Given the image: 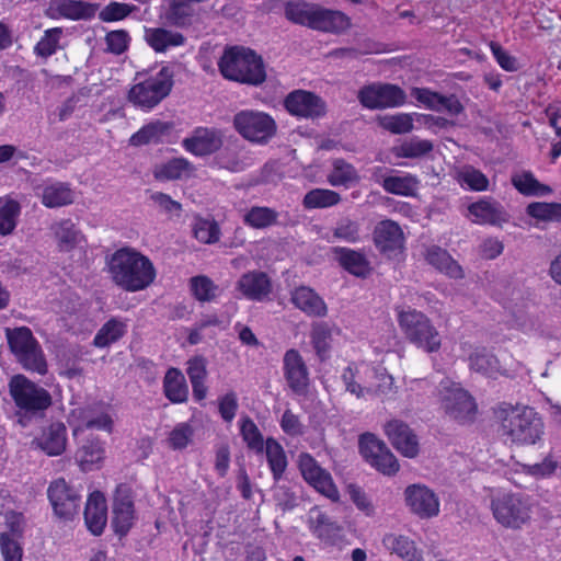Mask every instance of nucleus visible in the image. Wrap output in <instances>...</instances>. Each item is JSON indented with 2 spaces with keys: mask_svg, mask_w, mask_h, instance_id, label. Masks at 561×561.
<instances>
[{
  "mask_svg": "<svg viewBox=\"0 0 561 561\" xmlns=\"http://www.w3.org/2000/svg\"><path fill=\"white\" fill-rule=\"evenodd\" d=\"M111 405L103 400H93L84 405L70 410L67 421L73 427V435H78L80 431L85 430L90 420L100 412L101 409H110Z\"/></svg>",
  "mask_w": 561,
  "mask_h": 561,
  "instance_id": "nucleus-36",
  "label": "nucleus"
},
{
  "mask_svg": "<svg viewBox=\"0 0 561 561\" xmlns=\"http://www.w3.org/2000/svg\"><path fill=\"white\" fill-rule=\"evenodd\" d=\"M42 204L47 208H59L75 202V193L67 182H55L46 185L42 192Z\"/></svg>",
  "mask_w": 561,
  "mask_h": 561,
  "instance_id": "nucleus-35",
  "label": "nucleus"
},
{
  "mask_svg": "<svg viewBox=\"0 0 561 561\" xmlns=\"http://www.w3.org/2000/svg\"><path fill=\"white\" fill-rule=\"evenodd\" d=\"M284 107L294 116L319 118L325 115L327 104L313 92L295 90L283 101Z\"/></svg>",
  "mask_w": 561,
  "mask_h": 561,
  "instance_id": "nucleus-16",
  "label": "nucleus"
},
{
  "mask_svg": "<svg viewBox=\"0 0 561 561\" xmlns=\"http://www.w3.org/2000/svg\"><path fill=\"white\" fill-rule=\"evenodd\" d=\"M494 519L503 527L520 529L531 518L533 504L528 495L514 492H499L491 499Z\"/></svg>",
  "mask_w": 561,
  "mask_h": 561,
  "instance_id": "nucleus-7",
  "label": "nucleus"
},
{
  "mask_svg": "<svg viewBox=\"0 0 561 561\" xmlns=\"http://www.w3.org/2000/svg\"><path fill=\"white\" fill-rule=\"evenodd\" d=\"M194 237L202 243L213 244L220 239V227L214 218H205L201 215L194 217L192 226Z\"/></svg>",
  "mask_w": 561,
  "mask_h": 561,
  "instance_id": "nucleus-47",
  "label": "nucleus"
},
{
  "mask_svg": "<svg viewBox=\"0 0 561 561\" xmlns=\"http://www.w3.org/2000/svg\"><path fill=\"white\" fill-rule=\"evenodd\" d=\"M471 369L485 375L492 374L499 368V360L495 355L488 352L485 347L478 348L470 357Z\"/></svg>",
  "mask_w": 561,
  "mask_h": 561,
  "instance_id": "nucleus-55",
  "label": "nucleus"
},
{
  "mask_svg": "<svg viewBox=\"0 0 561 561\" xmlns=\"http://www.w3.org/2000/svg\"><path fill=\"white\" fill-rule=\"evenodd\" d=\"M240 433L250 450L265 455L275 481L280 480V444L273 437L264 440L256 424L249 417L241 420Z\"/></svg>",
  "mask_w": 561,
  "mask_h": 561,
  "instance_id": "nucleus-11",
  "label": "nucleus"
},
{
  "mask_svg": "<svg viewBox=\"0 0 561 561\" xmlns=\"http://www.w3.org/2000/svg\"><path fill=\"white\" fill-rule=\"evenodd\" d=\"M14 357L25 370L34 371L39 375H45L47 373V362L39 342L21 351L14 355Z\"/></svg>",
  "mask_w": 561,
  "mask_h": 561,
  "instance_id": "nucleus-43",
  "label": "nucleus"
},
{
  "mask_svg": "<svg viewBox=\"0 0 561 561\" xmlns=\"http://www.w3.org/2000/svg\"><path fill=\"white\" fill-rule=\"evenodd\" d=\"M145 39L156 53H164L170 47L182 46L186 42L182 33L164 27L146 28Z\"/></svg>",
  "mask_w": 561,
  "mask_h": 561,
  "instance_id": "nucleus-33",
  "label": "nucleus"
},
{
  "mask_svg": "<svg viewBox=\"0 0 561 561\" xmlns=\"http://www.w3.org/2000/svg\"><path fill=\"white\" fill-rule=\"evenodd\" d=\"M380 184L387 193L400 196H413L417 188L419 181L415 175L405 173L404 175L383 176Z\"/></svg>",
  "mask_w": 561,
  "mask_h": 561,
  "instance_id": "nucleus-41",
  "label": "nucleus"
},
{
  "mask_svg": "<svg viewBox=\"0 0 561 561\" xmlns=\"http://www.w3.org/2000/svg\"><path fill=\"white\" fill-rule=\"evenodd\" d=\"M9 392L16 408L31 414H44L53 404L49 391L22 374L11 377Z\"/></svg>",
  "mask_w": 561,
  "mask_h": 561,
  "instance_id": "nucleus-8",
  "label": "nucleus"
},
{
  "mask_svg": "<svg viewBox=\"0 0 561 561\" xmlns=\"http://www.w3.org/2000/svg\"><path fill=\"white\" fill-rule=\"evenodd\" d=\"M285 15L294 23L324 33L341 34L351 27V18L344 12L306 2H287Z\"/></svg>",
  "mask_w": 561,
  "mask_h": 561,
  "instance_id": "nucleus-4",
  "label": "nucleus"
},
{
  "mask_svg": "<svg viewBox=\"0 0 561 561\" xmlns=\"http://www.w3.org/2000/svg\"><path fill=\"white\" fill-rule=\"evenodd\" d=\"M290 300L308 317L324 318L328 314V307L323 298L308 286L297 287L291 293Z\"/></svg>",
  "mask_w": 561,
  "mask_h": 561,
  "instance_id": "nucleus-27",
  "label": "nucleus"
},
{
  "mask_svg": "<svg viewBox=\"0 0 561 561\" xmlns=\"http://www.w3.org/2000/svg\"><path fill=\"white\" fill-rule=\"evenodd\" d=\"M373 241L380 254L397 259L404 252L405 237L400 225L392 219L379 221L373 231Z\"/></svg>",
  "mask_w": 561,
  "mask_h": 561,
  "instance_id": "nucleus-15",
  "label": "nucleus"
},
{
  "mask_svg": "<svg viewBox=\"0 0 561 561\" xmlns=\"http://www.w3.org/2000/svg\"><path fill=\"white\" fill-rule=\"evenodd\" d=\"M360 180L356 168L342 158L332 161V169L327 176V181L331 186H343L348 188Z\"/></svg>",
  "mask_w": 561,
  "mask_h": 561,
  "instance_id": "nucleus-37",
  "label": "nucleus"
},
{
  "mask_svg": "<svg viewBox=\"0 0 561 561\" xmlns=\"http://www.w3.org/2000/svg\"><path fill=\"white\" fill-rule=\"evenodd\" d=\"M285 377L295 394L305 396L309 387V371L305 359L297 350H288L284 357Z\"/></svg>",
  "mask_w": 561,
  "mask_h": 561,
  "instance_id": "nucleus-19",
  "label": "nucleus"
},
{
  "mask_svg": "<svg viewBox=\"0 0 561 561\" xmlns=\"http://www.w3.org/2000/svg\"><path fill=\"white\" fill-rule=\"evenodd\" d=\"M217 66L224 79L250 87L262 85L267 77L263 57L242 45H227Z\"/></svg>",
  "mask_w": 561,
  "mask_h": 561,
  "instance_id": "nucleus-2",
  "label": "nucleus"
},
{
  "mask_svg": "<svg viewBox=\"0 0 561 561\" xmlns=\"http://www.w3.org/2000/svg\"><path fill=\"white\" fill-rule=\"evenodd\" d=\"M163 394L174 404L185 403L188 399V387L183 373L176 367H170L163 378Z\"/></svg>",
  "mask_w": 561,
  "mask_h": 561,
  "instance_id": "nucleus-32",
  "label": "nucleus"
},
{
  "mask_svg": "<svg viewBox=\"0 0 561 561\" xmlns=\"http://www.w3.org/2000/svg\"><path fill=\"white\" fill-rule=\"evenodd\" d=\"M174 125L172 122L154 119L144 125L130 137L133 146H145L149 144H161L164 137L169 136Z\"/></svg>",
  "mask_w": 561,
  "mask_h": 561,
  "instance_id": "nucleus-30",
  "label": "nucleus"
},
{
  "mask_svg": "<svg viewBox=\"0 0 561 561\" xmlns=\"http://www.w3.org/2000/svg\"><path fill=\"white\" fill-rule=\"evenodd\" d=\"M455 179L461 187L469 191L484 192L489 188L490 182L488 176L479 169L469 164L458 170Z\"/></svg>",
  "mask_w": 561,
  "mask_h": 561,
  "instance_id": "nucleus-44",
  "label": "nucleus"
},
{
  "mask_svg": "<svg viewBox=\"0 0 561 561\" xmlns=\"http://www.w3.org/2000/svg\"><path fill=\"white\" fill-rule=\"evenodd\" d=\"M310 343L319 359L323 363L330 358L333 334L332 328L327 322H313L310 329Z\"/></svg>",
  "mask_w": 561,
  "mask_h": 561,
  "instance_id": "nucleus-34",
  "label": "nucleus"
},
{
  "mask_svg": "<svg viewBox=\"0 0 561 561\" xmlns=\"http://www.w3.org/2000/svg\"><path fill=\"white\" fill-rule=\"evenodd\" d=\"M194 428L188 422H182L170 432L168 442L173 450H182L193 440Z\"/></svg>",
  "mask_w": 561,
  "mask_h": 561,
  "instance_id": "nucleus-57",
  "label": "nucleus"
},
{
  "mask_svg": "<svg viewBox=\"0 0 561 561\" xmlns=\"http://www.w3.org/2000/svg\"><path fill=\"white\" fill-rule=\"evenodd\" d=\"M433 149L434 145L431 140L413 137L393 147L392 153L397 158L417 159L427 156Z\"/></svg>",
  "mask_w": 561,
  "mask_h": 561,
  "instance_id": "nucleus-45",
  "label": "nucleus"
},
{
  "mask_svg": "<svg viewBox=\"0 0 561 561\" xmlns=\"http://www.w3.org/2000/svg\"><path fill=\"white\" fill-rule=\"evenodd\" d=\"M380 126L392 134L401 135L413 129V119L407 113L387 115L380 119Z\"/></svg>",
  "mask_w": 561,
  "mask_h": 561,
  "instance_id": "nucleus-58",
  "label": "nucleus"
},
{
  "mask_svg": "<svg viewBox=\"0 0 561 561\" xmlns=\"http://www.w3.org/2000/svg\"><path fill=\"white\" fill-rule=\"evenodd\" d=\"M310 529L321 540L329 541L334 538L340 530V527L330 519V517L319 510L313 507L309 513Z\"/></svg>",
  "mask_w": 561,
  "mask_h": 561,
  "instance_id": "nucleus-42",
  "label": "nucleus"
},
{
  "mask_svg": "<svg viewBox=\"0 0 561 561\" xmlns=\"http://www.w3.org/2000/svg\"><path fill=\"white\" fill-rule=\"evenodd\" d=\"M75 458L84 472L99 469L105 458V443L98 436L89 435L76 451Z\"/></svg>",
  "mask_w": 561,
  "mask_h": 561,
  "instance_id": "nucleus-25",
  "label": "nucleus"
},
{
  "mask_svg": "<svg viewBox=\"0 0 561 561\" xmlns=\"http://www.w3.org/2000/svg\"><path fill=\"white\" fill-rule=\"evenodd\" d=\"M112 511L136 513L135 492L130 484L118 483L113 492Z\"/></svg>",
  "mask_w": 561,
  "mask_h": 561,
  "instance_id": "nucleus-52",
  "label": "nucleus"
},
{
  "mask_svg": "<svg viewBox=\"0 0 561 561\" xmlns=\"http://www.w3.org/2000/svg\"><path fill=\"white\" fill-rule=\"evenodd\" d=\"M105 265L112 282L128 293L146 289L157 276L151 260L130 247H123L106 255Z\"/></svg>",
  "mask_w": 561,
  "mask_h": 561,
  "instance_id": "nucleus-1",
  "label": "nucleus"
},
{
  "mask_svg": "<svg viewBox=\"0 0 561 561\" xmlns=\"http://www.w3.org/2000/svg\"><path fill=\"white\" fill-rule=\"evenodd\" d=\"M127 333V324L116 318L107 320L93 339L95 347L104 348L119 341Z\"/></svg>",
  "mask_w": 561,
  "mask_h": 561,
  "instance_id": "nucleus-40",
  "label": "nucleus"
},
{
  "mask_svg": "<svg viewBox=\"0 0 561 561\" xmlns=\"http://www.w3.org/2000/svg\"><path fill=\"white\" fill-rule=\"evenodd\" d=\"M193 170V164L186 158L178 157L157 164L152 174L154 180L159 182H167L180 180L185 173L190 175Z\"/></svg>",
  "mask_w": 561,
  "mask_h": 561,
  "instance_id": "nucleus-38",
  "label": "nucleus"
},
{
  "mask_svg": "<svg viewBox=\"0 0 561 561\" xmlns=\"http://www.w3.org/2000/svg\"><path fill=\"white\" fill-rule=\"evenodd\" d=\"M130 41L131 38L126 30L110 31L105 35V50L113 55H122L128 50Z\"/></svg>",
  "mask_w": 561,
  "mask_h": 561,
  "instance_id": "nucleus-60",
  "label": "nucleus"
},
{
  "mask_svg": "<svg viewBox=\"0 0 561 561\" xmlns=\"http://www.w3.org/2000/svg\"><path fill=\"white\" fill-rule=\"evenodd\" d=\"M440 405L445 414L459 424L472 423L478 413L474 398L459 383L440 382Z\"/></svg>",
  "mask_w": 561,
  "mask_h": 561,
  "instance_id": "nucleus-9",
  "label": "nucleus"
},
{
  "mask_svg": "<svg viewBox=\"0 0 561 561\" xmlns=\"http://www.w3.org/2000/svg\"><path fill=\"white\" fill-rule=\"evenodd\" d=\"M425 260L438 272L450 278L460 279L463 277L462 267L453 259L447 250L438 245H432L427 249Z\"/></svg>",
  "mask_w": 561,
  "mask_h": 561,
  "instance_id": "nucleus-29",
  "label": "nucleus"
},
{
  "mask_svg": "<svg viewBox=\"0 0 561 561\" xmlns=\"http://www.w3.org/2000/svg\"><path fill=\"white\" fill-rule=\"evenodd\" d=\"M7 534L13 539H22L26 527V517L23 512L8 510L3 514Z\"/></svg>",
  "mask_w": 561,
  "mask_h": 561,
  "instance_id": "nucleus-61",
  "label": "nucleus"
},
{
  "mask_svg": "<svg viewBox=\"0 0 561 561\" xmlns=\"http://www.w3.org/2000/svg\"><path fill=\"white\" fill-rule=\"evenodd\" d=\"M175 64L167 62L154 75L147 76L128 91L127 100L136 108L149 112L167 99L174 87Z\"/></svg>",
  "mask_w": 561,
  "mask_h": 561,
  "instance_id": "nucleus-5",
  "label": "nucleus"
},
{
  "mask_svg": "<svg viewBox=\"0 0 561 561\" xmlns=\"http://www.w3.org/2000/svg\"><path fill=\"white\" fill-rule=\"evenodd\" d=\"M19 540L7 533L0 534V551L4 561H22L23 547Z\"/></svg>",
  "mask_w": 561,
  "mask_h": 561,
  "instance_id": "nucleus-64",
  "label": "nucleus"
},
{
  "mask_svg": "<svg viewBox=\"0 0 561 561\" xmlns=\"http://www.w3.org/2000/svg\"><path fill=\"white\" fill-rule=\"evenodd\" d=\"M383 545L393 553L407 561H422L423 553L415 546L413 540L405 536L387 535Z\"/></svg>",
  "mask_w": 561,
  "mask_h": 561,
  "instance_id": "nucleus-39",
  "label": "nucleus"
},
{
  "mask_svg": "<svg viewBox=\"0 0 561 561\" xmlns=\"http://www.w3.org/2000/svg\"><path fill=\"white\" fill-rule=\"evenodd\" d=\"M21 205L18 201L0 198V236L11 234L18 225Z\"/></svg>",
  "mask_w": 561,
  "mask_h": 561,
  "instance_id": "nucleus-48",
  "label": "nucleus"
},
{
  "mask_svg": "<svg viewBox=\"0 0 561 561\" xmlns=\"http://www.w3.org/2000/svg\"><path fill=\"white\" fill-rule=\"evenodd\" d=\"M385 433L392 446L404 457L414 458L419 454V440L410 426L401 420L385 424Z\"/></svg>",
  "mask_w": 561,
  "mask_h": 561,
  "instance_id": "nucleus-21",
  "label": "nucleus"
},
{
  "mask_svg": "<svg viewBox=\"0 0 561 561\" xmlns=\"http://www.w3.org/2000/svg\"><path fill=\"white\" fill-rule=\"evenodd\" d=\"M497 416L500 432L506 444L535 445L543 435V422L534 408L501 404Z\"/></svg>",
  "mask_w": 561,
  "mask_h": 561,
  "instance_id": "nucleus-3",
  "label": "nucleus"
},
{
  "mask_svg": "<svg viewBox=\"0 0 561 561\" xmlns=\"http://www.w3.org/2000/svg\"><path fill=\"white\" fill-rule=\"evenodd\" d=\"M233 127L244 139L265 145L276 134L277 125L267 113L242 110L233 116Z\"/></svg>",
  "mask_w": 561,
  "mask_h": 561,
  "instance_id": "nucleus-10",
  "label": "nucleus"
},
{
  "mask_svg": "<svg viewBox=\"0 0 561 561\" xmlns=\"http://www.w3.org/2000/svg\"><path fill=\"white\" fill-rule=\"evenodd\" d=\"M341 195L329 188L310 190L304 197L302 205L306 209L328 208L337 205Z\"/></svg>",
  "mask_w": 561,
  "mask_h": 561,
  "instance_id": "nucleus-49",
  "label": "nucleus"
},
{
  "mask_svg": "<svg viewBox=\"0 0 561 561\" xmlns=\"http://www.w3.org/2000/svg\"><path fill=\"white\" fill-rule=\"evenodd\" d=\"M138 11L139 8L135 4L111 1L100 11L99 19L106 23L117 22Z\"/></svg>",
  "mask_w": 561,
  "mask_h": 561,
  "instance_id": "nucleus-54",
  "label": "nucleus"
},
{
  "mask_svg": "<svg viewBox=\"0 0 561 561\" xmlns=\"http://www.w3.org/2000/svg\"><path fill=\"white\" fill-rule=\"evenodd\" d=\"M526 214L537 221L561 224V203L531 202L526 207Z\"/></svg>",
  "mask_w": 561,
  "mask_h": 561,
  "instance_id": "nucleus-46",
  "label": "nucleus"
},
{
  "mask_svg": "<svg viewBox=\"0 0 561 561\" xmlns=\"http://www.w3.org/2000/svg\"><path fill=\"white\" fill-rule=\"evenodd\" d=\"M332 253L339 265L351 275L365 278L370 274V262L364 252L345 247H334Z\"/></svg>",
  "mask_w": 561,
  "mask_h": 561,
  "instance_id": "nucleus-24",
  "label": "nucleus"
},
{
  "mask_svg": "<svg viewBox=\"0 0 561 561\" xmlns=\"http://www.w3.org/2000/svg\"><path fill=\"white\" fill-rule=\"evenodd\" d=\"M190 287L194 298L202 302H210L218 296V286L206 275L193 276Z\"/></svg>",
  "mask_w": 561,
  "mask_h": 561,
  "instance_id": "nucleus-51",
  "label": "nucleus"
},
{
  "mask_svg": "<svg viewBox=\"0 0 561 561\" xmlns=\"http://www.w3.org/2000/svg\"><path fill=\"white\" fill-rule=\"evenodd\" d=\"M472 221L478 225H500L507 220V214L497 202L480 199L468 207Z\"/></svg>",
  "mask_w": 561,
  "mask_h": 561,
  "instance_id": "nucleus-28",
  "label": "nucleus"
},
{
  "mask_svg": "<svg viewBox=\"0 0 561 561\" xmlns=\"http://www.w3.org/2000/svg\"><path fill=\"white\" fill-rule=\"evenodd\" d=\"M55 236L61 251H71L79 243L80 231L70 219H66L58 225Z\"/></svg>",
  "mask_w": 561,
  "mask_h": 561,
  "instance_id": "nucleus-53",
  "label": "nucleus"
},
{
  "mask_svg": "<svg viewBox=\"0 0 561 561\" xmlns=\"http://www.w3.org/2000/svg\"><path fill=\"white\" fill-rule=\"evenodd\" d=\"M298 467L305 481L316 491L333 502L340 500V492L331 473L322 468L310 454L302 453L299 456Z\"/></svg>",
  "mask_w": 561,
  "mask_h": 561,
  "instance_id": "nucleus-14",
  "label": "nucleus"
},
{
  "mask_svg": "<svg viewBox=\"0 0 561 561\" xmlns=\"http://www.w3.org/2000/svg\"><path fill=\"white\" fill-rule=\"evenodd\" d=\"M511 183L523 196L543 197L553 192L550 185L541 183L529 170L514 173L511 176Z\"/></svg>",
  "mask_w": 561,
  "mask_h": 561,
  "instance_id": "nucleus-31",
  "label": "nucleus"
},
{
  "mask_svg": "<svg viewBox=\"0 0 561 561\" xmlns=\"http://www.w3.org/2000/svg\"><path fill=\"white\" fill-rule=\"evenodd\" d=\"M236 288L252 301H263L272 293V280L265 272L250 271L237 282Z\"/></svg>",
  "mask_w": 561,
  "mask_h": 561,
  "instance_id": "nucleus-23",
  "label": "nucleus"
},
{
  "mask_svg": "<svg viewBox=\"0 0 561 561\" xmlns=\"http://www.w3.org/2000/svg\"><path fill=\"white\" fill-rule=\"evenodd\" d=\"M83 516L87 529L93 536H101L107 523L106 500L102 492L93 491L89 494Z\"/></svg>",
  "mask_w": 561,
  "mask_h": 561,
  "instance_id": "nucleus-22",
  "label": "nucleus"
},
{
  "mask_svg": "<svg viewBox=\"0 0 561 561\" xmlns=\"http://www.w3.org/2000/svg\"><path fill=\"white\" fill-rule=\"evenodd\" d=\"M277 213L267 207H252L244 216V222L253 228H265L276 221Z\"/></svg>",
  "mask_w": 561,
  "mask_h": 561,
  "instance_id": "nucleus-59",
  "label": "nucleus"
},
{
  "mask_svg": "<svg viewBox=\"0 0 561 561\" xmlns=\"http://www.w3.org/2000/svg\"><path fill=\"white\" fill-rule=\"evenodd\" d=\"M34 443L47 456H59L66 450L67 428L62 422H53L45 427L39 437Z\"/></svg>",
  "mask_w": 561,
  "mask_h": 561,
  "instance_id": "nucleus-26",
  "label": "nucleus"
},
{
  "mask_svg": "<svg viewBox=\"0 0 561 561\" xmlns=\"http://www.w3.org/2000/svg\"><path fill=\"white\" fill-rule=\"evenodd\" d=\"M405 502L421 518H431L439 513V501L435 493L424 485L413 484L405 489Z\"/></svg>",
  "mask_w": 561,
  "mask_h": 561,
  "instance_id": "nucleus-20",
  "label": "nucleus"
},
{
  "mask_svg": "<svg viewBox=\"0 0 561 561\" xmlns=\"http://www.w3.org/2000/svg\"><path fill=\"white\" fill-rule=\"evenodd\" d=\"M47 497L54 514L59 519L71 522L78 516L81 506V495L64 478L49 483Z\"/></svg>",
  "mask_w": 561,
  "mask_h": 561,
  "instance_id": "nucleus-13",
  "label": "nucleus"
},
{
  "mask_svg": "<svg viewBox=\"0 0 561 561\" xmlns=\"http://www.w3.org/2000/svg\"><path fill=\"white\" fill-rule=\"evenodd\" d=\"M99 8V3L83 0H50L45 15L53 20L64 18L71 21H88L95 16Z\"/></svg>",
  "mask_w": 561,
  "mask_h": 561,
  "instance_id": "nucleus-17",
  "label": "nucleus"
},
{
  "mask_svg": "<svg viewBox=\"0 0 561 561\" xmlns=\"http://www.w3.org/2000/svg\"><path fill=\"white\" fill-rule=\"evenodd\" d=\"M396 311L399 328L410 344L427 354L439 352L442 335L424 312L413 308Z\"/></svg>",
  "mask_w": 561,
  "mask_h": 561,
  "instance_id": "nucleus-6",
  "label": "nucleus"
},
{
  "mask_svg": "<svg viewBox=\"0 0 561 561\" xmlns=\"http://www.w3.org/2000/svg\"><path fill=\"white\" fill-rule=\"evenodd\" d=\"M358 447L360 455L368 462L370 459L376 458V455L382 453L387 446L376 435L364 433L359 436Z\"/></svg>",
  "mask_w": 561,
  "mask_h": 561,
  "instance_id": "nucleus-63",
  "label": "nucleus"
},
{
  "mask_svg": "<svg viewBox=\"0 0 561 561\" xmlns=\"http://www.w3.org/2000/svg\"><path fill=\"white\" fill-rule=\"evenodd\" d=\"M359 103L369 110L400 107L407 102L405 91L392 83H371L358 91Z\"/></svg>",
  "mask_w": 561,
  "mask_h": 561,
  "instance_id": "nucleus-12",
  "label": "nucleus"
},
{
  "mask_svg": "<svg viewBox=\"0 0 561 561\" xmlns=\"http://www.w3.org/2000/svg\"><path fill=\"white\" fill-rule=\"evenodd\" d=\"M368 463L386 476L396 474L400 468L396 456L389 450L388 447H386L379 455H376V458L370 459Z\"/></svg>",
  "mask_w": 561,
  "mask_h": 561,
  "instance_id": "nucleus-62",
  "label": "nucleus"
},
{
  "mask_svg": "<svg viewBox=\"0 0 561 561\" xmlns=\"http://www.w3.org/2000/svg\"><path fill=\"white\" fill-rule=\"evenodd\" d=\"M5 337L10 352L13 355H16L38 342L28 327L7 328Z\"/></svg>",
  "mask_w": 561,
  "mask_h": 561,
  "instance_id": "nucleus-50",
  "label": "nucleus"
},
{
  "mask_svg": "<svg viewBox=\"0 0 561 561\" xmlns=\"http://www.w3.org/2000/svg\"><path fill=\"white\" fill-rule=\"evenodd\" d=\"M62 30L60 27H53L46 30L42 38L36 43L34 53L38 57L47 58L54 55L58 49V44Z\"/></svg>",
  "mask_w": 561,
  "mask_h": 561,
  "instance_id": "nucleus-56",
  "label": "nucleus"
},
{
  "mask_svg": "<svg viewBox=\"0 0 561 561\" xmlns=\"http://www.w3.org/2000/svg\"><path fill=\"white\" fill-rule=\"evenodd\" d=\"M182 146L196 157L209 156L221 148L222 134L216 128L197 127L191 137L183 139Z\"/></svg>",
  "mask_w": 561,
  "mask_h": 561,
  "instance_id": "nucleus-18",
  "label": "nucleus"
}]
</instances>
